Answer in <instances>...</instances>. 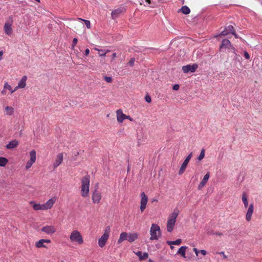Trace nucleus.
<instances>
[{"instance_id": "f8f14e48", "label": "nucleus", "mask_w": 262, "mask_h": 262, "mask_svg": "<svg viewBox=\"0 0 262 262\" xmlns=\"http://www.w3.org/2000/svg\"><path fill=\"white\" fill-rule=\"evenodd\" d=\"M254 211V205L251 204L248 209L246 214V220L247 222H250L251 220L252 214Z\"/></svg>"}, {"instance_id": "8fccbe9b", "label": "nucleus", "mask_w": 262, "mask_h": 262, "mask_svg": "<svg viewBox=\"0 0 262 262\" xmlns=\"http://www.w3.org/2000/svg\"><path fill=\"white\" fill-rule=\"evenodd\" d=\"M32 164L28 162L26 164V169H29L32 166Z\"/></svg>"}, {"instance_id": "e433bc0d", "label": "nucleus", "mask_w": 262, "mask_h": 262, "mask_svg": "<svg viewBox=\"0 0 262 262\" xmlns=\"http://www.w3.org/2000/svg\"><path fill=\"white\" fill-rule=\"evenodd\" d=\"M135 59L134 58H132L130 59L129 61L128 62V64L131 67L133 66L135 63Z\"/></svg>"}, {"instance_id": "423d86ee", "label": "nucleus", "mask_w": 262, "mask_h": 262, "mask_svg": "<svg viewBox=\"0 0 262 262\" xmlns=\"http://www.w3.org/2000/svg\"><path fill=\"white\" fill-rule=\"evenodd\" d=\"M41 231L47 234H52L56 232V228L53 225H47L43 226Z\"/></svg>"}, {"instance_id": "052dcab7", "label": "nucleus", "mask_w": 262, "mask_h": 262, "mask_svg": "<svg viewBox=\"0 0 262 262\" xmlns=\"http://www.w3.org/2000/svg\"><path fill=\"white\" fill-rule=\"evenodd\" d=\"M90 179V176H88L86 177H85L84 179L83 180H89Z\"/></svg>"}, {"instance_id": "4d7b16f0", "label": "nucleus", "mask_w": 262, "mask_h": 262, "mask_svg": "<svg viewBox=\"0 0 262 262\" xmlns=\"http://www.w3.org/2000/svg\"><path fill=\"white\" fill-rule=\"evenodd\" d=\"M18 89H21L20 88H17V85L15 88V89L11 91V93H14L15 91H16Z\"/></svg>"}, {"instance_id": "5fc2aeb1", "label": "nucleus", "mask_w": 262, "mask_h": 262, "mask_svg": "<svg viewBox=\"0 0 262 262\" xmlns=\"http://www.w3.org/2000/svg\"><path fill=\"white\" fill-rule=\"evenodd\" d=\"M193 251L194 252H195V254L196 255H198V253L200 252L198 250V249L195 248H193Z\"/></svg>"}, {"instance_id": "72a5a7b5", "label": "nucleus", "mask_w": 262, "mask_h": 262, "mask_svg": "<svg viewBox=\"0 0 262 262\" xmlns=\"http://www.w3.org/2000/svg\"><path fill=\"white\" fill-rule=\"evenodd\" d=\"M110 51L109 50H98L99 54L100 56H105L106 54L108 53Z\"/></svg>"}, {"instance_id": "49530a36", "label": "nucleus", "mask_w": 262, "mask_h": 262, "mask_svg": "<svg viewBox=\"0 0 262 262\" xmlns=\"http://www.w3.org/2000/svg\"><path fill=\"white\" fill-rule=\"evenodd\" d=\"M77 41H78V40L77 38H74L73 40V45H72V47L73 48H74V47L76 45V43H77Z\"/></svg>"}, {"instance_id": "aec40b11", "label": "nucleus", "mask_w": 262, "mask_h": 262, "mask_svg": "<svg viewBox=\"0 0 262 262\" xmlns=\"http://www.w3.org/2000/svg\"><path fill=\"white\" fill-rule=\"evenodd\" d=\"M27 80V76H24L19 81L17 85V88H20L21 89L25 88L26 85V81Z\"/></svg>"}, {"instance_id": "338daca9", "label": "nucleus", "mask_w": 262, "mask_h": 262, "mask_svg": "<svg viewBox=\"0 0 262 262\" xmlns=\"http://www.w3.org/2000/svg\"><path fill=\"white\" fill-rule=\"evenodd\" d=\"M148 261H149V262H154L153 260H152L150 259H149Z\"/></svg>"}, {"instance_id": "2eb2a0df", "label": "nucleus", "mask_w": 262, "mask_h": 262, "mask_svg": "<svg viewBox=\"0 0 262 262\" xmlns=\"http://www.w3.org/2000/svg\"><path fill=\"white\" fill-rule=\"evenodd\" d=\"M4 31L8 35H11L12 33V23L10 21H7L4 25Z\"/></svg>"}, {"instance_id": "a211bd4d", "label": "nucleus", "mask_w": 262, "mask_h": 262, "mask_svg": "<svg viewBox=\"0 0 262 262\" xmlns=\"http://www.w3.org/2000/svg\"><path fill=\"white\" fill-rule=\"evenodd\" d=\"M30 203L33 204L32 207L35 210H45L43 204H36L33 201H31Z\"/></svg>"}, {"instance_id": "c9c22d12", "label": "nucleus", "mask_w": 262, "mask_h": 262, "mask_svg": "<svg viewBox=\"0 0 262 262\" xmlns=\"http://www.w3.org/2000/svg\"><path fill=\"white\" fill-rule=\"evenodd\" d=\"M206 182L207 181H201L198 186V189H201L203 187H204L206 184Z\"/></svg>"}, {"instance_id": "bf43d9fd", "label": "nucleus", "mask_w": 262, "mask_h": 262, "mask_svg": "<svg viewBox=\"0 0 262 262\" xmlns=\"http://www.w3.org/2000/svg\"><path fill=\"white\" fill-rule=\"evenodd\" d=\"M3 55V52L0 51V60H1L2 59Z\"/></svg>"}, {"instance_id": "a18cd8bd", "label": "nucleus", "mask_w": 262, "mask_h": 262, "mask_svg": "<svg viewBox=\"0 0 262 262\" xmlns=\"http://www.w3.org/2000/svg\"><path fill=\"white\" fill-rule=\"evenodd\" d=\"M145 100L146 102L150 103L151 101V99L149 96L147 95L145 97Z\"/></svg>"}, {"instance_id": "5701e85b", "label": "nucleus", "mask_w": 262, "mask_h": 262, "mask_svg": "<svg viewBox=\"0 0 262 262\" xmlns=\"http://www.w3.org/2000/svg\"><path fill=\"white\" fill-rule=\"evenodd\" d=\"M138 238V235L136 233L128 234L127 240L129 242L132 243Z\"/></svg>"}, {"instance_id": "ddd939ff", "label": "nucleus", "mask_w": 262, "mask_h": 262, "mask_svg": "<svg viewBox=\"0 0 262 262\" xmlns=\"http://www.w3.org/2000/svg\"><path fill=\"white\" fill-rule=\"evenodd\" d=\"M233 49L234 48L232 47L230 41L227 39H224L222 40V43L220 46V49Z\"/></svg>"}, {"instance_id": "4468645a", "label": "nucleus", "mask_w": 262, "mask_h": 262, "mask_svg": "<svg viewBox=\"0 0 262 262\" xmlns=\"http://www.w3.org/2000/svg\"><path fill=\"white\" fill-rule=\"evenodd\" d=\"M125 11V9L123 7L118 8L112 12V16L113 19L117 18L120 14L123 13Z\"/></svg>"}, {"instance_id": "7c9ffc66", "label": "nucleus", "mask_w": 262, "mask_h": 262, "mask_svg": "<svg viewBox=\"0 0 262 262\" xmlns=\"http://www.w3.org/2000/svg\"><path fill=\"white\" fill-rule=\"evenodd\" d=\"M205 149L202 148L201 150V152L198 157V161H200L202 160L205 157Z\"/></svg>"}, {"instance_id": "4be33fe9", "label": "nucleus", "mask_w": 262, "mask_h": 262, "mask_svg": "<svg viewBox=\"0 0 262 262\" xmlns=\"http://www.w3.org/2000/svg\"><path fill=\"white\" fill-rule=\"evenodd\" d=\"M18 145V141L16 140H13L10 141L6 146L7 149H13L17 147Z\"/></svg>"}, {"instance_id": "864d4df0", "label": "nucleus", "mask_w": 262, "mask_h": 262, "mask_svg": "<svg viewBox=\"0 0 262 262\" xmlns=\"http://www.w3.org/2000/svg\"><path fill=\"white\" fill-rule=\"evenodd\" d=\"M90 53V50L89 49H86L85 50V55H88Z\"/></svg>"}, {"instance_id": "b1692460", "label": "nucleus", "mask_w": 262, "mask_h": 262, "mask_svg": "<svg viewBox=\"0 0 262 262\" xmlns=\"http://www.w3.org/2000/svg\"><path fill=\"white\" fill-rule=\"evenodd\" d=\"M128 234L126 232H122L119 236V238L118 240V244H121L123 241L127 239Z\"/></svg>"}, {"instance_id": "a878e982", "label": "nucleus", "mask_w": 262, "mask_h": 262, "mask_svg": "<svg viewBox=\"0 0 262 262\" xmlns=\"http://www.w3.org/2000/svg\"><path fill=\"white\" fill-rule=\"evenodd\" d=\"M188 163H189L188 162H187L185 160L184 161V162H183V163L181 165V167L180 168V170L179 171V174H182L184 173V172L185 171V170L187 166Z\"/></svg>"}, {"instance_id": "0e129e2a", "label": "nucleus", "mask_w": 262, "mask_h": 262, "mask_svg": "<svg viewBox=\"0 0 262 262\" xmlns=\"http://www.w3.org/2000/svg\"><path fill=\"white\" fill-rule=\"evenodd\" d=\"M5 93H6V91H5V90H3V91H2V94L3 95H5Z\"/></svg>"}, {"instance_id": "393cba45", "label": "nucleus", "mask_w": 262, "mask_h": 262, "mask_svg": "<svg viewBox=\"0 0 262 262\" xmlns=\"http://www.w3.org/2000/svg\"><path fill=\"white\" fill-rule=\"evenodd\" d=\"M188 248L186 246L181 247L177 252V254H180L181 256L184 258L186 257V250Z\"/></svg>"}, {"instance_id": "20e7f679", "label": "nucleus", "mask_w": 262, "mask_h": 262, "mask_svg": "<svg viewBox=\"0 0 262 262\" xmlns=\"http://www.w3.org/2000/svg\"><path fill=\"white\" fill-rule=\"evenodd\" d=\"M70 239L71 242H76L79 245H81L83 243V239L81 233L78 230H73L70 235Z\"/></svg>"}, {"instance_id": "58836bf2", "label": "nucleus", "mask_w": 262, "mask_h": 262, "mask_svg": "<svg viewBox=\"0 0 262 262\" xmlns=\"http://www.w3.org/2000/svg\"><path fill=\"white\" fill-rule=\"evenodd\" d=\"M228 34H229V32H228L225 28L224 30H223V31H222L221 32L220 35L226 36Z\"/></svg>"}, {"instance_id": "0eeeda50", "label": "nucleus", "mask_w": 262, "mask_h": 262, "mask_svg": "<svg viewBox=\"0 0 262 262\" xmlns=\"http://www.w3.org/2000/svg\"><path fill=\"white\" fill-rule=\"evenodd\" d=\"M198 64L194 63L193 64H188L182 67V70L184 73H188L189 72L193 73L198 68Z\"/></svg>"}, {"instance_id": "39448f33", "label": "nucleus", "mask_w": 262, "mask_h": 262, "mask_svg": "<svg viewBox=\"0 0 262 262\" xmlns=\"http://www.w3.org/2000/svg\"><path fill=\"white\" fill-rule=\"evenodd\" d=\"M90 181H82L81 187V194L83 197L88 196L89 193Z\"/></svg>"}, {"instance_id": "c756f323", "label": "nucleus", "mask_w": 262, "mask_h": 262, "mask_svg": "<svg viewBox=\"0 0 262 262\" xmlns=\"http://www.w3.org/2000/svg\"><path fill=\"white\" fill-rule=\"evenodd\" d=\"M8 160L4 157H0V166H4L8 163Z\"/></svg>"}, {"instance_id": "e2e57ef3", "label": "nucleus", "mask_w": 262, "mask_h": 262, "mask_svg": "<svg viewBox=\"0 0 262 262\" xmlns=\"http://www.w3.org/2000/svg\"><path fill=\"white\" fill-rule=\"evenodd\" d=\"M145 2L147 3L148 5L150 4V0H145Z\"/></svg>"}, {"instance_id": "37998d69", "label": "nucleus", "mask_w": 262, "mask_h": 262, "mask_svg": "<svg viewBox=\"0 0 262 262\" xmlns=\"http://www.w3.org/2000/svg\"><path fill=\"white\" fill-rule=\"evenodd\" d=\"M244 56L247 59H249L250 58V55L247 51H245L244 52Z\"/></svg>"}, {"instance_id": "ea45409f", "label": "nucleus", "mask_w": 262, "mask_h": 262, "mask_svg": "<svg viewBox=\"0 0 262 262\" xmlns=\"http://www.w3.org/2000/svg\"><path fill=\"white\" fill-rule=\"evenodd\" d=\"M210 177V173L209 172H207L206 174L204 176L203 180H208Z\"/></svg>"}, {"instance_id": "a19ab883", "label": "nucleus", "mask_w": 262, "mask_h": 262, "mask_svg": "<svg viewBox=\"0 0 262 262\" xmlns=\"http://www.w3.org/2000/svg\"><path fill=\"white\" fill-rule=\"evenodd\" d=\"M148 253L146 252H144L142 256V258H141V260L146 259L148 257Z\"/></svg>"}, {"instance_id": "09e8293b", "label": "nucleus", "mask_w": 262, "mask_h": 262, "mask_svg": "<svg viewBox=\"0 0 262 262\" xmlns=\"http://www.w3.org/2000/svg\"><path fill=\"white\" fill-rule=\"evenodd\" d=\"M218 254L222 255L224 258H227V256L225 255V252L223 251L219 252Z\"/></svg>"}, {"instance_id": "7ed1b4c3", "label": "nucleus", "mask_w": 262, "mask_h": 262, "mask_svg": "<svg viewBox=\"0 0 262 262\" xmlns=\"http://www.w3.org/2000/svg\"><path fill=\"white\" fill-rule=\"evenodd\" d=\"M110 232L111 227L108 226L105 228L103 235L98 239V245L100 247L103 248L105 245L108 239Z\"/></svg>"}, {"instance_id": "13d9d810", "label": "nucleus", "mask_w": 262, "mask_h": 262, "mask_svg": "<svg viewBox=\"0 0 262 262\" xmlns=\"http://www.w3.org/2000/svg\"><path fill=\"white\" fill-rule=\"evenodd\" d=\"M117 56V54L116 53H114L113 54H112V58L113 59H114Z\"/></svg>"}, {"instance_id": "f257e3e1", "label": "nucleus", "mask_w": 262, "mask_h": 262, "mask_svg": "<svg viewBox=\"0 0 262 262\" xmlns=\"http://www.w3.org/2000/svg\"><path fill=\"white\" fill-rule=\"evenodd\" d=\"M179 213V210L174 209L173 212L169 215L166 225L167 230L168 232H171L173 230Z\"/></svg>"}, {"instance_id": "f03ea898", "label": "nucleus", "mask_w": 262, "mask_h": 262, "mask_svg": "<svg viewBox=\"0 0 262 262\" xmlns=\"http://www.w3.org/2000/svg\"><path fill=\"white\" fill-rule=\"evenodd\" d=\"M150 240H158L161 236L160 228L159 225L152 224L150 229Z\"/></svg>"}, {"instance_id": "4c0bfd02", "label": "nucleus", "mask_w": 262, "mask_h": 262, "mask_svg": "<svg viewBox=\"0 0 262 262\" xmlns=\"http://www.w3.org/2000/svg\"><path fill=\"white\" fill-rule=\"evenodd\" d=\"M104 79L107 83H111L112 81V78L111 77L105 76Z\"/></svg>"}, {"instance_id": "774afa93", "label": "nucleus", "mask_w": 262, "mask_h": 262, "mask_svg": "<svg viewBox=\"0 0 262 262\" xmlns=\"http://www.w3.org/2000/svg\"><path fill=\"white\" fill-rule=\"evenodd\" d=\"M94 49H95V50H96V51H98V50H100L99 49H97V48H95Z\"/></svg>"}, {"instance_id": "3c124183", "label": "nucleus", "mask_w": 262, "mask_h": 262, "mask_svg": "<svg viewBox=\"0 0 262 262\" xmlns=\"http://www.w3.org/2000/svg\"><path fill=\"white\" fill-rule=\"evenodd\" d=\"M200 252L203 255H205L207 254V252L205 250H201Z\"/></svg>"}, {"instance_id": "680f3d73", "label": "nucleus", "mask_w": 262, "mask_h": 262, "mask_svg": "<svg viewBox=\"0 0 262 262\" xmlns=\"http://www.w3.org/2000/svg\"><path fill=\"white\" fill-rule=\"evenodd\" d=\"M232 34H233L234 35V36L235 37V38H238V36L235 33V32L234 31Z\"/></svg>"}, {"instance_id": "2f4dec72", "label": "nucleus", "mask_w": 262, "mask_h": 262, "mask_svg": "<svg viewBox=\"0 0 262 262\" xmlns=\"http://www.w3.org/2000/svg\"><path fill=\"white\" fill-rule=\"evenodd\" d=\"M225 28L227 30V31L229 32V34H232L235 31L234 27L232 25H229L227 26Z\"/></svg>"}, {"instance_id": "dca6fc26", "label": "nucleus", "mask_w": 262, "mask_h": 262, "mask_svg": "<svg viewBox=\"0 0 262 262\" xmlns=\"http://www.w3.org/2000/svg\"><path fill=\"white\" fill-rule=\"evenodd\" d=\"M117 120L119 123H122L125 119L126 115L123 113L121 110H118L116 111Z\"/></svg>"}, {"instance_id": "bb28decb", "label": "nucleus", "mask_w": 262, "mask_h": 262, "mask_svg": "<svg viewBox=\"0 0 262 262\" xmlns=\"http://www.w3.org/2000/svg\"><path fill=\"white\" fill-rule=\"evenodd\" d=\"M242 199L244 203V207L245 208H247L248 206V197L245 192L243 193Z\"/></svg>"}, {"instance_id": "c03bdc74", "label": "nucleus", "mask_w": 262, "mask_h": 262, "mask_svg": "<svg viewBox=\"0 0 262 262\" xmlns=\"http://www.w3.org/2000/svg\"><path fill=\"white\" fill-rule=\"evenodd\" d=\"M139 257V259L141 260V258H142V253L141 251H138L135 253Z\"/></svg>"}, {"instance_id": "6ab92c4d", "label": "nucleus", "mask_w": 262, "mask_h": 262, "mask_svg": "<svg viewBox=\"0 0 262 262\" xmlns=\"http://www.w3.org/2000/svg\"><path fill=\"white\" fill-rule=\"evenodd\" d=\"M4 111L7 116H12L14 113V108L12 106H6L4 108Z\"/></svg>"}, {"instance_id": "6e6d98bb", "label": "nucleus", "mask_w": 262, "mask_h": 262, "mask_svg": "<svg viewBox=\"0 0 262 262\" xmlns=\"http://www.w3.org/2000/svg\"><path fill=\"white\" fill-rule=\"evenodd\" d=\"M214 234H215V235H217L219 236H221L223 235V233L221 232H216L214 233Z\"/></svg>"}, {"instance_id": "473e14b6", "label": "nucleus", "mask_w": 262, "mask_h": 262, "mask_svg": "<svg viewBox=\"0 0 262 262\" xmlns=\"http://www.w3.org/2000/svg\"><path fill=\"white\" fill-rule=\"evenodd\" d=\"M78 19L79 20L84 21L85 26H86V27L88 29L90 28V27H91V23H90V21L89 20L83 19H82V18H78Z\"/></svg>"}, {"instance_id": "412c9836", "label": "nucleus", "mask_w": 262, "mask_h": 262, "mask_svg": "<svg viewBox=\"0 0 262 262\" xmlns=\"http://www.w3.org/2000/svg\"><path fill=\"white\" fill-rule=\"evenodd\" d=\"M30 159L28 161L33 165L35 163L36 159V151L34 150H32L30 153Z\"/></svg>"}, {"instance_id": "f704fd0d", "label": "nucleus", "mask_w": 262, "mask_h": 262, "mask_svg": "<svg viewBox=\"0 0 262 262\" xmlns=\"http://www.w3.org/2000/svg\"><path fill=\"white\" fill-rule=\"evenodd\" d=\"M4 87L5 89H8L9 91H10L11 92V91L13 90L12 89L11 86L8 83V82H5Z\"/></svg>"}, {"instance_id": "9d476101", "label": "nucleus", "mask_w": 262, "mask_h": 262, "mask_svg": "<svg viewBox=\"0 0 262 262\" xmlns=\"http://www.w3.org/2000/svg\"><path fill=\"white\" fill-rule=\"evenodd\" d=\"M51 242L50 239H41L35 243V247L37 248H47V247L45 245V243H50Z\"/></svg>"}, {"instance_id": "79ce46f5", "label": "nucleus", "mask_w": 262, "mask_h": 262, "mask_svg": "<svg viewBox=\"0 0 262 262\" xmlns=\"http://www.w3.org/2000/svg\"><path fill=\"white\" fill-rule=\"evenodd\" d=\"M192 156V152H191L189 154V155L186 158V159L184 160L189 162L190 160L191 159Z\"/></svg>"}, {"instance_id": "69168bd1", "label": "nucleus", "mask_w": 262, "mask_h": 262, "mask_svg": "<svg viewBox=\"0 0 262 262\" xmlns=\"http://www.w3.org/2000/svg\"><path fill=\"white\" fill-rule=\"evenodd\" d=\"M170 248H171V249H173L174 248V247H173V246H172V245H170Z\"/></svg>"}, {"instance_id": "c85d7f7f", "label": "nucleus", "mask_w": 262, "mask_h": 262, "mask_svg": "<svg viewBox=\"0 0 262 262\" xmlns=\"http://www.w3.org/2000/svg\"><path fill=\"white\" fill-rule=\"evenodd\" d=\"M181 12L185 14H188L190 13V9L187 6H183L181 9Z\"/></svg>"}, {"instance_id": "603ef678", "label": "nucleus", "mask_w": 262, "mask_h": 262, "mask_svg": "<svg viewBox=\"0 0 262 262\" xmlns=\"http://www.w3.org/2000/svg\"><path fill=\"white\" fill-rule=\"evenodd\" d=\"M125 119H128L129 120H130L131 121H133V118H131L129 116H127V115H126Z\"/></svg>"}, {"instance_id": "1a4fd4ad", "label": "nucleus", "mask_w": 262, "mask_h": 262, "mask_svg": "<svg viewBox=\"0 0 262 262\" xmlns=\"http://www.w3.org/2000/svg\"><path fill=\"white\" fill-rule=\"evenodd\" d=\"M63 161V154L62 153L58 154L55 159L54 162L53 163L52 167L53 169H56Z\"/></svg>"}, {"instance_id": "9b49d317", "label": "nucleus", "mask_w": 262, "mask_h": 262, "mask_svg": "<svg viewBox=\"0 0 262 262\" xmlns=\"http://www.w3.org/2000/svg\"><path fill=\"white\" fill-rule=\"evenodd\" d=\"M56 200V197H53L49 199L45 204H43L45 210L52 208Z\"/></svg>"}, {"instance_id": "f3484780", "label": "nucleus", "mask_w": 262, "mask_h": 262, "mask_svg": "<svg viewBox=\"0 0 262 262\" xmlns=\"http://www.w3.org/2000/svg\"><path fill=\"white\" fill-rule=\"evenodd\" d=\"M101 199V195L100 192L95 191L92 195V201L94 203H99Z\"/></svg>"}, {"instance_id": "cd10ccee", "label": "nucleus", "mask_w": 262, "mask_h": 262, "mask_svg": "<svg viewBox=\"0 0 262 262\" xmlns=\"http://www.w3.org/2000/svg\"><path fill=\"white\" fill-rule=\"evenodd\" d=\"M167 244L168 245H180L182 243L181 239H178L176 241H167Z\"/></svg>"}, {"instance_id": "6e6552de", "label": "nucleus", "mask_w": 262, "mask_h": 262, "mask_svg": "<svg viewBox=\"0 0 262 262\" xmlns=\"http://www.w3.org/2000/svg\"><path fill=\"white\" fill-rule=\"evenodd\" d=\"M141 200L140 202V210L142 212H143L146 208L148 202V198L144 192L141 194Z\"/></svg>"}, {"instance_id": "de8ad7c7", "label": "nucleus", "mask_w": 262, "mask_h": 262, "mask_svg": "<svg viewBox=\"0 0 262 262\" xmlns=\"http://www.w3.org/2000/svg\"><path fill=\"white\" fill-rule=\"evenodd\" d=\"M179 84H174L173 86V90H175V91H177L179 90Z\"/></svg>"}]
</instances>
